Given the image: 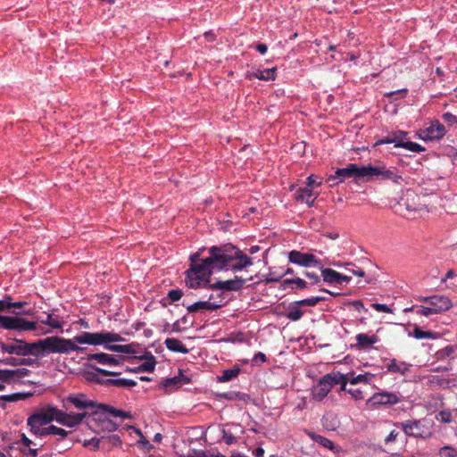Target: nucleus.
Wrapping results in <instances>:
<instances>
[{"mask_svg": "<svg viewBox=\"0 0 457 457\" xmlns=\"http://www.w3.org/2000/svg\"><path fill=\"white\" fill-rule=\"evenodd\" d=\"M55 353L70 354L72 352L83 353L86 348L79 345H104V349L121 353H135L132 345H112L111 343L124 341L119 334L102 330L100 332H82L73 338L54 336Z\"/></svg>", "mask_w": 457, "mask_h": 457, "instance_id": "1", "label": "nucleus"}, {"mask_svg": "<svg viewBox=\"0 0 457 457\" xmlns=\"http://www.w3.org/2000/svg\"><path fill=\"white\" fill-rule=\"evenodd\" d=\"M346 179H363L371 181L374 179L392 180L398 183L402 177L396 174L394 169H387L384 165L358 166L355 163H349L345 168L337 169L334 175L328 178V181L337 180L336 184L344 182ZM332 185H335L333 183Z\"/></svg>", "mask_w": 457, "mask_h": 457, "instance_id": "2", "label": "nucleus"}, {"mask_svg": "<svg viewBox=\"0 0 457 457\" xmlns=\"http://www.w3.org/2000/svg\"><path fill=\"white\" fill-rule=\"evenodd\" d=\"M0 349L4 353L18 356L33 355L37 358L55 353L54 336L33 343L15 338L12 343L0 344Z\"/></svg>", "mask_w": 457, "mask_h": 457, "instance_id": "3", "label": "nucleus"}, {"mask_svg": "<svg viewBox=\"0 0 457 457\" xmlns=\"http://www.w3.org/2000/svg\"><path fill=\"white\" fill-rule=\"evenodd\" d=\"M204 251V248H201L190 255V268L186 271V278L187 284L191 288L209 286L211 276L214 272L210 262H207V257L201 259Z\"/></svg>", "mask_w": 457, "mask_h": 457, "instance_id": "4", "label": "nucleus"}, {"mask_svg": "<svg viewBox=\"0 0 457 457\" xmlns=\"http://www.w3.org/2000/svg\"><path fill=\"white\" fill-rule=\"evenodd\" d=\"M209 256L207 257L213 270H230L231 262L237 257L236 246L231 244L221 245H213L208 249Z\"/></svg>", "mask_w": 457, "mask_h": 457, "instance_id": "5", "label": "nucleus"}, {"mask_svg": "<svg viewBox=\"0 0 457 457\" xmlns=\"http://www.w3.org/2000/svg\"><path fill=\"white\" fill-rule=\"evenodd\" d=\"M57 408L54 406L44 407L32 413L27 420V425L30 432L37 436H48V425L53 420L56 421Z\"/></svg>", "mask_w": 457, "mask_h": 457, "instance_id": "6", "label": "nucleus"}, {"mask_svg": "<svg viewBox=\"0 0 457 457\" xmlns=\"http://www.w3.org/2000/svg\"><path fill=\"white\" fill-rule=\"evenodd\" d=\"M37 328V322L18 316L0 315V328L7 330L33 331Z\"/></svg>", "mask_w": 457, "mask_h": 457, "instance_id": "7", "label": "nucleus"}, {"mask_svg": "<svg viewBox=\"0 0 457 457\" xmlns=\"http://www.w3.org/2000/svg\"><path fill=\"white\" fill-rule=\"evenodd\" d=\"M400 426L407 436L427 438L431 435L424 420H408L400 423Z\"/></svg>", "mask_w": 457, "mask_h": 457, "instance_id": "8", "label": "nucleus"}, {"mask_svg": "<svg viewBox=\"0 0 457 457\" xmlns=\"http://www.w3.org/2000/svg\"><path fill=\"white\" fill-rule=\"evenodd\" d=\"M446 133L445 127L438 120H431L427 126L418 132L419 138L423 141L441 139Z\"/></svg>", "mask_w": 457, "mask_h": 457, "instance_id": "9", "label": "nucleus"}, {"mask_svg": "<svg viewBox=\"0 0 457 457\" xmlns=\"http://www.w3.org/2000/svg\"><path fill=\"white\" fill-rule=\"evenodd\" d=\"M288 261L291 263L304 268L318 267L321 264V261L319 260L314 254L310 253H303L297 250H292L289 252Z\"/></svg>", "mask_w": 457, "mask_h": 457, "instance_id": "10", "label": "nucleus"}, {"mask_svg": "<svg viewBox=\"0 0 457 457\" xmlns=\"http://www.w3.org/2000/svg\"><path fill=\"white\" fill-rule=\"evenodd\" d=\"M333 388L332 372L323 376L312 389V398L317 402L322 401Z\"/></svg>", "mask_w": 457, "mask_h": 457, "instance_id": "11", "label": "nucleus"}, {"mask_svg": "<svg viewBox=\"0 0 457 457\" xmlns=\"http://www.w3.org/2000/svg\"><path fill=\"white\" fill-rule=\"evenodd\" d=\"M86 360L89 363H91V361H96L104 366L117 367L123 364L125 357L122 355H112L106 353H96L87 354Z\"/></svg>", "mask_w": 457, "mask_h": 457, "instance_id": "12", "label": "nucleus"}, {"mask_svg": "<svg viewBox=\"0 0 457 457\" xmlns=\"http://www.w3.org/2000/svg\"><path fill=\"white\" fill-rule=\"evenodd\" d=\"M421 301L430 305L436 314L446 312L453 306L452 301L445 295L423 297Z\"/></svg>", "mask_w": 457, "mask_h": 457, "instance_id": "13", "label": "nucleus"}, {"mask_svg": "<svg viewBox=\"0 0 457 457\" xmlns=\"http://www.w3.org/2000/svg\"><path fill=\"white\" fill-rule=\"evenodd\" d=\"M57 412L58 413H56V422L69 428H73L79 425L83 420V419L87 415V411L80 413H67L59 409H57Z\"/></svg>", "mask_w": 457, "mask_h": 457, "instance_id": "14", "label": "nucleus"}, {"mask_svg": "<svg viewBox=\"0 0 457 457\" xmlns=\"http://www.w3.org/2000/svg\"><path fill=\"white\" fill-rule=\"evenodd\" d=\"M400 402L399 396L395 393L386 391L375 393L369 400L368 404L372 406L394 405Z\"/></svg>", "mask_w": 457, "mask_h": 457, "instance_id": "15", "label": "nucleus"}, {"mask_svg": "<svg viewBox=\"0 0 457 457\" xmlns=\"http://www.w3.org/2000/svg\"><path fill=\"white\" fill-rule=\"evenodd\" d=\"M245 283L244 278L236 276L232 279L219 280L213 284H209V288L222 291H238L244 287Z\"/></svg>", "mask_w": 457, "mask_h": 457, "instance_id": "16", "label": "nucleus"}, {"mask_svg": "<svg viewBox=\"0 0 457 457\" xmlns=\"http://www.w3.org/2000/svg\"><path fill=\"white\" fill-rule=\"evenodd\" d=\"M139 360H145L144 363L135 368L126 367L125 371L131 373L139 372H154L156 365L154 356L150 352H146L145 354L137 357Z\"/></svg>", "mask_w": 457, "mask_h": 457, "instance_id": "17", "label": "nucleus"}, {"mask_svg": "<svg viewBox=\"0 0 457 457\" xmlns=\"http://www.w3.org/2000/svg\"><path fill=\"white\" fill-rule=\"evenodd\" d=\"M218 298H220V301H218V302H211V301L196 302V303L187 306V310L188 312H195L200 310L216 311L225 304L224 297L222 296V294H219Z\"/></svg>", "mask_w": 457, "mask_h": 457, "instance_id": "18", "label": "nucleus"}, {"mask_svg": "<svg viewBox=\"0 0 457 457\" xmlns=\"http://www.w3.org/2000/svg\"><path fill=\"white\" fill-rule=\"evenodd\" d=\"M71 404L79 410H85L94 408L95 403L93 401L88 400L84 394H77L68 396L64 402V407L68 409V405Z\"/></svg>", "mask_w": 457, "mask_h": 457, "instance_id": "19", "label": "nucleus"}, {"mask_svg": "<svg viewBox=\"0 0 457 457\" xmlns=\"http://www.w3.org/2000/svg\"><path fill=\"white\" fill-rule=\"evenodd\" d=\"M95 442V449L111 450V448L119 446L121 445V440L118 435L104 436L99 438H92Z\"/></svg>", "mask_w": 457, "mask_h": 457, "instance_id": "20", "label": "nucleus"}, {"mask_svg": "<svg viewBox=\"0 0 457 457\" xmlns=\"http://www.w3.org/2000/svg\"><path fill=\"white\" fill-rule=\"evenodd\" d=\"M96 382L106 387L116 386V387H126L130 388L137 386V381L127 378H96Z\"/></svg>", "mask_w": 457, "mask_h": 457, "instance_id": "21", "label": "nucleus"}, {"mask_svg": "<svg viewBox=\"0 0 457 457\" xmlns=\"http://www.w3.org/2000/svg\"><path fill=\"white\" fill-rule=\"evenodd\" d=\"M317 197L318 194L314 193L312 189L307 187L297 188L295 194L296 201L305 203L309 207L313 206Z\"/></svg>", "mask_w": 457, "mask_h": 457, "instance_id": "22", "label": "nucleus"}, {"mask_svg": "<svg viewBox=\"0 0 457 457\" xmlns=\"http://www.w3.org/2000/svg\"><path fill=\"white\" fill-rule=\"evenodd\" d=\"M237 253V257L234 258V262H231L230 270L233 271L242 270L249 266L253 265V259L245 254L236 246Z\"/></svg>", "mask_w": 457, "mask_h": 457, "instance_id": "23", "label": "nucleus"}, {"mask_svg": "<svg viewBox=\"0 0 457 457\" xmlns=\"http://www.w3.org/2000/svg\"><path fill=\"white\" fill-rule=\"evenodd\" d=\"M356 346L359 349H364L367 348L373 344H376L378 341V337L376 335H368L364 333H360L356 335Z\"/></svg>", "mask_w": 457, "mask_h": 457, "instance_id": "24", "label": "nucleus"}, {"mask_svg": "<svg viewBox=\"0 0 457 457\" xmlns=\"http://www.w3.org/2000/svg\"><path fill=\"white\" fill-rule=\"evenodd\" d=\"M411 365L404 361H398L395 359L391 360L387 365L386 369L389 372L405 374L409 371Z\"/></svg>", "mask_w": 457, "mask_h": 457, "instance_id": "25", "label": "nucleus"}, {"mask_svg": "<svg viewBox=\"0 0 457 457\" xmlns=\"http://www.w3.org/2000/svg\"><path fill=\"white\" fill-rule=\"evenodd\" d=\"M164 344L166 347L171 352L181 353H187L189 352L185 345H183L182 342L177 338L168 337L165 339Z\"/></svg>", "mask_w": 457, "mask_h": 457, "instance_id": "26", "label": "nucleus"}, {"mask_svg": "<svg viewBox=\"0 0 457 457\" xmlns=\"http://www.w3.org/2000/svg\"><path fill=\"white\" fill-rule=\"evenodd\" d=\"M456 349H457L456 346L449 345L438 350L437 352H436L435 358L437 361H444L446 359H449V360L454 359Z\"/></svg>", "mask_w": 457, "mask_h": 457, "instance_id": "27", "label": "nucleus"}, {"mask_svg": "<svg viewBox=\"0 0 457 457\" xmlns=\"http://www.w3.org/2000/svg\"><path fill=\"white\" fill-rule=\"evenodd\" d=\"M275 68L266 69L263 71L257 70L256 71H253L251 75H249V77H254L260 80L268 81L275 79Z\"/></svg>", "mask_w": 457, "mask_h": 457, "instance_id": "28", "label": "nucleus"}, {"mask_svg": "<svg viewBox=\"0 0 457 457\" xmlns=\"http://www.w3.org/2000/svg\"><path fill=\"white\" fill-rule=\"evenodd\" d=\"M332 378H333V386L336 385H340V390L341 391H346V385L348 382H350L349 375L342 374L340 372H332Z\"/></svg>", "mask_w": 457, "mask_h": 457, "instance_id": "29", "label": "nucleus"}, {"mask_svg": "<svg viewBox=\"0 0 457 457\" xmlns=\"http://www.w3.org/2000/svg\"><path fill=\"white\" fill-rule=\"evenodd\" d=\"M321 275H322L324 282H326V283L337 284V282H339V280H338L339 272H337L330 268L321 269Z\"/></svg>", "mask_w": 457, "mask_h": 457, "instance_id": "30", "label": "nucleus"}, {"mask_svg": "<svg viewBox=\"0 0 457 457\" xmlns=\"http://www.w3.org/2000/svg\"><path fill=\"white\" fill-rule=\"evenodd\" d=\"M301 306L295 302L289 306V311L287 312L286 317L292 321L299 320L303 315V312L300 309Z\"/></svg>", "mask_w": 457, "mask_h": 457, "instance_id": "31", "label": "nucleus"}, {"mask_svg": "<svg viewBox=\"0 0 457 457\" xmlns=\"http://www.w3.org/2000/svg\"><path fill=\"white\" fill-rule=\"evenodd\" d=\"M428 382L431 386H438L439 388H448L452 384L451 379L442 376H431Z\"/></svg>", "mask_w": 457, "mask_h": 457, "instance_id": "32", "label": "nucleus"}, {"mask_svg": "<svg viewBox=\"0 0 457 457\" xmlns=\"http://www.w3.org/2000/svg\"><path fill=\"white\" fill-rule=\"evenodd\" d=\"M47 429H48V435H55V436H59L56 440V443L63 441L64 439H66L68 437V436L70 434H71V431H67V430H65L62 428H58L54 425L48 426Z\"/></svg>", "mask_w": 457, "mask_h": 457, "instance_id": "33", "label": "nucleus"}, {"mask_svg": "<svg viewBox=\"0 0 457 457\" xmlns=\"http://www.w3.org/2000/svg\"><path fill=\"white\" fill-rule=\"evenodd\" d=\"M240 372L239 367H234L233 369L224 370L220 376L218 377V380L220 382H228L237 378Z\"/></svg>", "mask_w": 457, "mask_h": 457, "instance_id": "34", "label": "nucleus"}, {"mask_svg": "<svg viewBox=\"0 0 457 457\" xmlns=\"http://www.w3.org/2000/svg\"><path fill=\"white\" fill-rule=\"evenodd\" d=\"M339 422L333 413H327L323 416L322 425L328 430H335Z\"/></svg>", "mask_w": 457, "mask_h": 457, "instance_id": "35", "label": "nucleus"}, {"mask_svg": "<svg viewBox=\"0 0 457 457\" xmlns=\"http://www.w3.org/2000/svg\"><path fill=\"white\" fill-rule=\"evenodd\" d=\"M348 375H349L350 383L352 385H356V384L361 383V382L368 383L374 377V375L371 373L359 374L357 376H354V373H350Z\"/></svg>", "mask_w": 457, "mask_h": 457, "instance_id": "36", "label": "nucleus"}, {"mask_svg": "<svg viewBox=\"0 0 457 457\" xmlns=\"http://www.w3.org/2000/svg\"><path fill=\"white\" fill-rule=\"evenodd\" d=\"M40 321L52 328L62 329V323L59 320L58 317H55L53 314H47L46 319Z\"/></svg>", "mask_w": 457, "mask_h": 457, "instance_id": "37", "label": "nucleus"}, {"mask_svg": "<svg viewBox=\"0 0 457 457\" xmlns=\"http://www.w3.org/2000/svg\"><path fill=\"white\" fill-rule=\"evenodd\" d=\"M412 335L416 339H423V338L435 339L436 337V332L424 331L419 327L414 328Z\"/></svg>", "mask_w": 457, "mask_h": 457, "instance_id": "38", "label": "nucleus"}, {"mask_svg": "<svg viewBox=\"0 0 457 457\" xmlns=\"http://www.w3.org/2000/svg\"><path fill=\"white\" fill-rule=\"evenodd\" d=\"M88 366L91 369H93L97 374H100L104 377H116L121 374V371H115L114 368H112V370H110L97 367L92 363H88Z\"/></svg>", "mask_w": 457, "mask_h": 457, "instance_id": "39", "label": "nucleus"}, {"mask_svg": "<svg viewBox=\"0 0 457 457\" xmlns=\"http://www.w3.org/2000/svg\"><path fill=\"white\" fill-rule=\"evenodd\" d=\"M393 141L395 147H402L403 148L405 145V138L407 137V133L402 130L393 132L392 133Z\"/></svg>", "mask_w": 457, "mask_h": 457, "instance_id": "40", "label": "nucleus"}, {"mask_svg": "<svg viewBox=\"0 0 457 457\" xmlns=\"http://www.w3.org/2000/svg\"><path fill=\"white\" fill-rule=\"evenodd\" d=\"M101 408L105 411L111 413L113 417H121L124 419L130 418V414L129 412L123 411L121 410L115 409L112 406L102 405Z\"/></svg>", "mask_w": 457, "mask_h": 457, "instance_id": "41", "label": "nucleus"}, {"mask_svg": "<svg viewBox=\"0 0 457 457\" xmlns=\"http://www.w3.org/2000/svg\"><path fill=\"white\" fill-rule=\"evenodd\" d=\"M326 298L324 296H315L311 298L303 299L300 301H296V304L302 306H315L320 302L324 301Z\"/></svg>", "mask_w": 457, "mask_h": 457, "instance_id": "42", "label": "nucleus"}, {"mask_svg": "<svg viewBox=\"0 0 457 457\" xmlns=\"http://www.w3.org/2000/svg\"><path fill=\"white\" fill-rule=\"evenodd\" d=\"M0 381L7 384L15 382L13 370H0Z\"/></svg>", "mask_w": 457, "mask_h": 457, "instance_id": "43", "label": "nucleus"}, {"mask_svg": "<svg viewBox=\"0 0 457 457\" xmlns=\"http://www.w3.org/2000/svg\"><path fill=\"white\" fill-rule=\"evenodd\" d=\"M440 457H457V451L451 446H444L439 450Z\"/></svg>", "mask_w": 457, "mask_h": 457, "instance_id": "44", "label": "nucleus"}, {"mask_svg": "<svg viewBox=\"0 0 457 457\" xmlns=\"http://www.w3.org/2000/svg\"><path fill=\"white\" fill-rule=\"evenodd\" d=\"M403 148L415 153H420L425 151V148L421 146L420 144L410 141H406Z\"/></svg>", "mask_w": 457, "mask_h": 457, "instance_id": "45", "label": "nucleus"}, {"mask_svg": "<svg viewBox=\"0 0 457 457\" xmlns=\"http://www.w3.org/2000/svg\"><path fill=\"white\" fill-rule=\"evenodd\" d=\"M162 386L165 388H168V387H170V386H181L180 378L179 377H173V378H166L162 382Z\"/></svg>", "mask_w": 457, "mask_h": 457, "instance_id": "46", "label": "nucleus"}, {"mask_svg": "<svg viewBox=\"0 0 457 457\" xmlns=\"http://www.w3.org/2000/svg\"><path fill=\"white\" fill-rule=\"evenodd\" d=\"M30 373H31V370H29L26 368L13 370V375H14L15 381H18L21 378L29 376Z\"/></svg>", "mask_w": 457, "mask_h": 457, "instance_id": "47", "label": "nucleus"}, {"mask_svg": "<svg viewBox=\"0 0 457 457\" xmlns=\"http://www.w3.org/2000/svg\"><path fill=\"white\" fill-rule=\"evenodd\" d=\"M400 436V432L396 429H393L389 432V434L385 437L384 443L386 445H388L392 443H395L398 436Z\"/></svg>", "mask_w": 457, "mask_h": 457, "instance_id": "48", "label": "nucleus"}, {"mask_svg": "<svg viewBox=\"0 0 457 457\" xmlns=\"http://www.w3.org/2000/svg\"><path fill=\"white\" fill-rule=\"evenodd\" d=\"M11 300L10 295H5L4 299L0 300V312H11Z\"/></svg>", "mask_w": 457, "mask_h": 457, "instance_id": "49", "label": "nucleus"}, {"mask_svg": "<svg viewBox=\"0 0 457 457\" xmlns=\"http://www.w3.org/2000/svg\"><path fill=\"white\" fill-rule=\"evenodd\" d=\"M436 420L444 423H450L453 420L452 413L448 411H441L437 414Z\"/></svg>", "mask_w": 457, "mask_h": 457, "instance_id": "50", "label": "nucleus"}, {"mask_svg": "<svg viewBox=\"0 0 457 457\" xmlns=\"http://www.w3.org/2000/svg\"><path fill=\"white\" fill-rule=\"evenodd\" d=\"M318 179V177L315 176V175H310L307 179H306V187H309V188H312L314 187H320L322 183L321 180H317Z\"/></svg>", "mask_w": 457, "mask_h": 457, "instance_id": "51", "label": "nucleus"}, {"mask_svg": "<svg viewBox=\"0 0 457 457\" xmlns=\"http://www.w3.org/2000/svg\"><path fill=\"white\" fill-rule=\"evenodd\" d=\"M442 119L445 123H447L450 126L457 124V116L451 112L444 113L442 115Z\"/></svg>", "mask_w": 457, "mask_h": 457, "instance_id": "52", "label": "nucleus"}, {"mask_svg": "<svg viewBox=\"0 0 457 457\" xmlns=\"http://www.w3.org/2000/svg\"><path fill=\"white\" fill-rule=\"evenodd\" d=\"M416 312L423 316H430L436 314L430 305L417 307Z\"/></svg>", "mask_w": 457, "mask_h": 457, "instance_id": "53", "label": "nucleus"}, {"mask_svg": "<svg viewBox=\"0 0 457 457\" xmlns=\"http://www.w3.org/2000/svg\"><path fill=\"white\" fill-rule=\"evenodd\" d=\"M11 313L13 314L12 316L21 317L23 315H32L33 310L31 308L27 309L26 307H23V308L19 309L18 311L12 310Z\"/></svg>", "mask_w": 457, "mask_h": 457, "instance_id": "54", "label": "nucleus"}, {"mask_svg": "<svg viewBox=\"0 0 457 457\" xmlns=\"http://www.w3.org/2000/svg\"><path fill=\"white\" fill-rule=\"evenodd\" d=\"M183 295V292L180 289H172L169 291L168 297L171 302H176L180 300Z\"/></svg>", "mask_w": 457, "mask_h": 457, "instance_id": "55", "label": "nucleus"}, {"mask_svg": "<svg viewBox=\"0 0 457 457\" xmlns=\"http://www.w3.org/2000/svg\"><path fill=\"white\" fill-rule=\"evenodd\" d=\"M307 287V282L300 278H294V284L293 287H291V289H303Z\"/></svg>", "mask_w": 457, "mask_h": 457, "instance_id": "56", "label": "nucleus"}, {"mask_svg": "<svg viewBox=\"0 0 457 457\" xmlns=\"http://www.w3.org/2000/svg\"><path fill=\"white\" fill-rule=\"evenodd\" d=\"M371 307L380 312L392 313V309L384 303H372Z\"/></svg>", "mask_w": 457, "mask_h": 457, "instance_id": "57", "label": "nucleus"}, {"mask_svg": "<svg viewBox=\"0 0 457 457\" xmlns=\"http://www.w3.org/2000/svg\"><path fill=\"white\" fill-rule=\"evenodd\" d=\"M222 434V439L228 445H230L236 442V437L230 432L223 430Z\"/></svg>", "mask_w": 457, "mask_h": 457, "instance_id": "58", "label": "nucleus"}, {"mask_svg": "<svg viewBox=\"0 0 457 457\" xmlns=\"http://www.w3.org/2000/svg\"><path fill=\"white\" fill-rule=\"evenodd\" d=\"M218 397L219 398L227 399V400H230V401L237 400L238 399V393H235V392L221 393V394L218 395Z\"/></svg>", "mask_w": 457, "mask_h": 457, "instance_id": "59", "label": "nucleus"}, {"mask_svg": "<svg viewBox=\"0 0 457 457\" xmlns=\"http://www.w3.org/2000/svg\"><path fill=\"white\" fill-rule=\"evenodd\" d=\"M20 359L14 358V357H7L1 360L2 364L4 365H11V366H18L21 365L19 362Z\"/></svg>", "mask_w": 457, "mask_h": 457, "instance_id": "60", "label": "nucleus"}, {"mask_svg": "<svg viewBox=\"0 0 457 457\" xmlns=\"http://www.w3.org/2000/svg\"><path fill=\"white\" fill-rule=\"evenodd\" d=\"M348 304L353 306V308L359 312H361V311H367L364 307L363 303L361 300L349 302Z\"/></svg>", "mask_w": 457, "mask_h": 457, "instance_id": "61", "label": "nucleus"}, {"mask_svg": "<svg viewBox=\"0 0 457 457\" xmlns=\"http://www.w3.org/2000/svg\"><path fill=\"white\" fill-rule=\"evenodd\" d=\"M304 275H305V277H307L308 278L311 279L312 284H313V285L319 284L320 282V276L314 272L305 271Z\"/></svg>", "mask_w": 457, "mask_h": 457, "instance_id": "62", "label": "nucleus"}, {"mask_svg": "<svg viewBox=\"0 0 457 457\" xmlns=\"http://www.w3.org/2000/svg\"><path fill=\"white\" fill-rule=\"evenodd\" d=\"M265 361H266V355L262 352H258L257 353H255L253 358V362L254 364L263 363Z\"/></svg>", "mask_w": 457, "mask_h": 457, "instance_id": "63", "label": "nucleus"}, {"mask_svg": "<svg viewBox=\"0 0 457 457\" xmlns=\"http://www.w3.org/2000/svg\"><path fill=\"white\" fill-rule=\"evenodd\" d=\"M187 457H226V456L221 453L206 454L204 452H200L196 456L188 455Z\"/></svg>", "mask_w": 457, "mask_h": 457, "instance_id": "64", "label": "nucleus"}]
</instances>
